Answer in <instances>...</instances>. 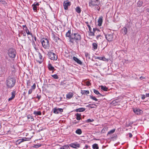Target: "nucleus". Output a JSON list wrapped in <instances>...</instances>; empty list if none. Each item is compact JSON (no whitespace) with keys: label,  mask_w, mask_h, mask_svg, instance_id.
<instances>
[{"label":"nucleus","mask_w":149,"mask_h":149,"mask_svg":"<svg viewBox=\"0 0 149 149\" xmlns=\"http://www.w3.org/2000/svg\"><path fill=\"white\" fill-rule=\"evenodd\" d=\"M129 136L130 138H132V134L130 133H129Z\"/></svg>","instance_id":"obj_61"},{"label":"nucleus","mask_w":149,"mask_h":149,"mask_svg":"<svg viewBox=\"0 0 149 149\" xmlns=\"http://www.w3.org/2000/svg\"><path fill=\"white\" fill-rule=\"evenodd\" d=\"M73 95V93L72 92H70L68 94H67L66 96V97L67 98L70 99L72 97Z\"/></svg>","instance_id":"obj_20"},{"label":"nucleus","mask_w":149,"mask_h":149,"mask_svg":"<svg viewBox=\"0 0 149 149\" xmlns=\"http://www.w3.org/2000/svg\"><path fill=\"white\" fill-rule=\"evenodd\" d=\"M143 4V2L141 1H139L137 3V5L138 6V7H141Z\"/></svg>","instance_id":"obj_37"},{"label":"nucleus","mask_w":149,"mask_h":149,"mask_svg":"<svg viewBox=\"0 0 149 149\" xmlns=\"http://www.w3.org/2000/svg\"><path fill=\"white\" fill-rule=\"evenodd\" d=\"M0 3L5 5L6 4V2L4 0H0Z\"/></svg>","instance_id":"obj_45"},{"label":"nucleus","mask_w":149,"mask_h":149,"mask_svg":"<svg viewBox=\"0 0 149 149\" xmlns=\"http://www.w3.org/2000/svg\"><path fill=\"white\" fill-rule=\"evenodd\" d=\"M86 107H89L91 108H95L97 107V105L95 104H89L88 105H87Z\"/></svg>","instance_id":"obj_21"},{"label":"nucleus","mask_w":149,"mask_h":149,"mask_svg":"<svg viewBox=\"0 0 149 149\" xmlns=\"http://www.w3.org/2000/svg\"><path fill=\"white\" fill-rule=\"evenodd\" d=\"M86 85L87 86H89L91 85V84L89 81H87L86 83Z\"/></svg>","instance_id":"obj_52"},{"label":"nucleus","mask_w":149,"mask_h":149,"mask_svg":"<svg viewBox=\"0 0 149 149\" xmlns=\"http://www.w3.org/2000/svg\"><path fill=\"white\" fill-rule=\"evenodd\" d=\"M48 68L49 70L52 71V72H53L55 70L54 68L53 67L51 64L49 63L48 65Z\"/></svg>","instance_id":"obj_17"},{"label":"nucleus","mask_w":149,"mask_h":149,"mask_svg":"<svg viewBox=\"0 0 149 149\" xmlns=\"http://www.w3.org/2000/svg\"><path fill=\"white\" fill-rule=\"evenodd\" d=\"M16 53L15 50L13 48H10L8 50V54L9 57L12 58L15 57Z\"/></svg>","instance_id":"obj_4"},{"label":"nucleus","mask_w":149,"mask_h":149,"mask_svg":"<svg viewBox=\"0 0 149 149\" xmlns=\"http://www.w3.org/2000/svg\"><path fill=\"white\" fill-rule=\"evenodd\" d=\"M66 36L69 38V41L70 42V40L71 38L72 37V36H71V30H69L66 34Z\"/></svg>","instance_id":"obj_18"},{"label":"nucleus","mask_w":149,"mask_h":149,"mask_svg":"<svg viewBox=\"0 0 149 149\" xmlns=\"http://www.w3.org/2000/svg\"><path fill=\"white\" fill-rule=\"evenodd\" d=\"M28 138H24L20 139L16 141L15 144L16 145H18L21 143L27 140Z\"/></svg>","instance_id":"obj_9"},{"label":"nucleus","mask_w":149,"mask_h":149,"mask_svg":"<svg viewBox=\"0 0 149 149\" xmlns=\"http://www.w3.org/2000/svg\"><path fill=\"white\" fill-rule=\"evenodd\" d=\"M69 146L68 145H65L60 148V149H69Z\"/></svg>","instance_id":"obj_36"},{"label":"nucleus","mask_w":149,"mask_h":149,"mask_svg":"<svg viewBox=\"0 0 149 149\" xmlns=\"http://www.w3.org/2000/svg\"><path fill=\"white\" fill-rule=\"evenodd\" d=\"M96 31H98L99 29L96 28H94L93 29V31H92L90 33V34L89 35L91 36H95V32Z\"/></svg>","instance_id":"obj_19"},{"label":"nucleus","mask_w":149,"mask_h":149,"mask_svg":"<svg viewBox=\"0 0 149 149\" xmlns=\"http://www.w3.org/2000/svg\"><path fill=\"white\" fill-rule=\"evenodd\" d=\"M53 38L54 39V40L56 42H57L59 40L60 41H61V39L58 37L57 36H55L54 34L53 35Z\"/></svg>","instance_id":"obj_23"},{"label":"nucleus","mask_w":149,"mask_h":149,"mask_svg":"<svg viewBox=\"0 0 149 149\" xmlns=\"http://www.w3.org/2000/svg\"><path fill=\"white\" fill-rule=\"evenodd\" d=\"M75 115L77 117L76 118V119L78 120H80L81 119V114L80 113H77Z\"/></svg>","instance_id":"obj_30"},{"label":"nucleus","mask_w":149,"mask_h":149,"mask_svg":"<svg viewBox=\"0 0 149 149\" xmlns=\"http://www.w3.org/2000/svg\"><path fill=\"white\" fill-rule=\"evenodd\" d=\"M34 39L35 41V42H39L38 40H37L36 38V37H34Z\"/></svg>","instance_id":"obj_63"},{"label":"nucleus","mask_w":149,"mask_h":149,"mask_svg":"<svg viewBox=\"0 0 149 149\" xmlns=\"http://www.w3.org/2000/svg\"><path fill=\"white\" fill-rule=\"evenodd\" d=\"M81 39V35L79 33H72V37L71 38L70 40V43L74 45L75 42L78 45L79 42Z\"/></svg>","instance_id":"obj_1"},{"label":"nucleus","mask_w":149,"mask_h":149,"mask_svg":"<svg viewBox=\"0 0 149 149\" xmlns=\"http://www.w3.org/2000/svg\"><path fill=\"white\" fill-rule=\"evenodd\" d=\"M133 110L134 112L137 115L141 114L143 112L141 110L138 108L134 109Z\"/></svg>","instance_id":"obj_11"},{"label":"nucleus","mask_w":149,"mask_h":149,"mask_svg":"<svg viewBox=\"0 0 149 149\" xmlns=\"http://www.w3.org/2000/svg\"><path fill=\"white\" fill-rule=\"evenodd\" d=\"M100 4V3H99L97 4V6H95V8L97 9L98 10V11H100V6H99Z\"/></svg>","instance_id":"obj_41"},{"label":"nucleus","mask_w":149,"mask_h":149,"mask_svg":"<svg viewBox=\"0 0 149 149\" xmlns=\"http://www.w3.org/2000/svg\"><path fill=\"white\" fill-rule=\"evenodd\" d=\"M98 3H97L95 1H91L89 3V5L90 6H97Z\"/></svg>","instance_id":"obj_14"},{"label":"nucleus","mask_w":149,"mask_h":149,"mask_svg":"<svg viewBox=\"0 0 149 149\" xmlns=\"http://www.w3.org/2000/svg\"><path fill=\"white\" fill-rule=\"evenodd\" d=\"M102 18H103L101 16V17H99V19H98V25L99 26H100L102 25V22H103Z\"/></svg>","instance_id":"obj_15"},{"label":"nucleus","mask_w":149,"mask_h":149,"mask_svg":"<svg viewBox=\"0 0 149 149\" xmlns=\"http://www.w3.org/2000/svg\"><path fill=\"white\" fill-rule=\"evenodd\" d=\"M38 54L39 58L41 60V61H38L39 63L40 64L42 62V56L41 55V54L39 52H38Z\"/></svg>","instance_id":"obj_27"},{"label":"nucleus","mask_w":149,"mask_h":149,"mask_svg":"<svg viewBox=\"0 0 149 149\" xmlns=\"http://www.w3.org/2000/svg\"><path fill=\"white\" fill-rule=\"evenodd\" d=\"M117 100H115L113 101L112 103L113 104H114V105H116L117 104V103L116 102Z\"/></svg>","instance_id":"obj_49"},{"label":"nucleus","mask_w":149,"mask_h":149,"mask_svg":"<svg viewBox=\"0 0 149 149\" xmlns=\"http://www.w3.org/2000/svg\"><path fill=\"white\" fill-rule=\"evenodd\" d=\"M71 5V2L68 0L64 1L63 3V6L64 9L65 10L68 9V7L70 6Z\"/></svg>","instance_id":"obj_6"},{"label":"nucleus","mask_w":149,"mask_h":149,"mask_svg":"<svg viewBox=\"0 0 149 149\" xmlns=\"http://www.w3.org/2000/svg\"><path fill=\"white\" fill-rule=\"evenodd\" d=\"M40 44V42H35L34 41H33L32 42V45H33L34 49L36 51L38 50V47L39 46V44Z\"/></svg>","instance_id":"obj_13"},{"label":"nucleus","mask_w":149,"mask_h":149,"mask_svg":"<svg viewBox=\"0 0 149 149\" xmlns=\"http://www.w3.org/2000/svg\"><path fill=\"white\" fill-rule=\"evenodd\" d=\"M85 110V109L83 108H81L76 109L75 110V111L77 112H82L84 111Z\"/></svg>","instance_id":"obj_24"},{"label":"nucleus","mask_w":149,"mask_h":149,"mask_svg":"<svg viewBox=\"0 0 149 149\" xmlns=\"http://www.w3.org/2000/svg\"><path fill=\"white\" fill-rule=\"evenodd\" d=\"M90 146L88 145H86L85 147L84 148V149H87L89 148Z\"/></svg>","instance_id":"obj_59"},{"label":"nucleus","mask_w":149,"mask_h":149,"mask_svg":"<svg viewBox=\"0 0 149 149\" xmlns=\"http://www.w3.org/2000/svg\"><path fill=\"white\" fill-rule=\"evenodd\" d=\"M53 112L55 114H58L59 112H62L63 111V109L61 108H54L53 109Z\"/></svg>","instance_id":"obj_10"},{"label":"nucleus","mask_w":149,"mask_h":149,"mask_svg":"<svg viewBox=\"0 0 149 149\" xmlns=\"http://www.w3.org/2000/svg\"><path fill=\"white\" fill-rule=\"evenodd\" d=\"M65 81H62L61 83V85H63L65 84V83H64Z\"/></svg>","instance_id":"obj_60"},{"label":"nucleus","mask_w":149,"mask_h":149,"mask_svg":"<svg viewBox=\"0 0 149 149\" xmlns=\"http://www.w3.org/2000/svg\"><path fill=\"white\" fill-rule=\"evenodd\" d=\"M41 146V144H36L33 146V147L34 148H38L40 147Z\"/></svg>","instance_id":"obj_44"},{"label":"nucleus","mask_w":149,"mask_h":149,"mask_svg":"<svg viewBox=\"0 0 149 149\" xmlns=\"http://www.w3.org/2000/svg\"><path fill=\"white\" fill-rule=\"evenodd\" d=\"M73 59L76 61L78 64L81 65L82 63L81 61L79 59L75 56H73Z\"/></svg>","instance_id":"obj_16"},{"label":"nucleus","mask_w":149,"mask_h":149,"mask_svg":"<svg viewBox=\"0 0 149 149\" xmlns=\"http://www.w3.org/2000/svg\"><path fill=\"white\" fill-rule=\"evenodd\" d=\"M32 91H33L32 89H31V88L28 91V94H31L32 93Z\"/></svg>","instance_id":"obj_54"},{"label":"nucleus","mask_w":149,"mask_h":149,"mask_svg":"<svg viewBox=\"0 0 149 149\" xmlns=\"http://www.w3.org/2000/svg\"><path fill=\"white\" fill-rule=\"evenodd\" d=\"M96 59H98L100 60H102L103 61H105L106 59V58H105L104 56L103 57H96Z\"/></svg>","instance_id":"obj_32"},{"label":"nucleus","mask_w":149,"mask_h":149,"mask_svg":"<svg viewBox=\"0 0 149 149\" xmlns=\"http://www.w3.org/2000/svg\"><path fill=\"white\" fill-rule=\"evenodd\" d=\"M69 146L73 148L77 149L80 147V145L77 143H74L70 144Z\"/></svg>","instance_id":"obj_8"},{"label":"nucleus","mask_w":149,"mask_h":149,"mask_svg":"<svg viewBox=\"0 0 149 149\" xmlns=\"http://www.w3.org/2000/svg\"><path fill=\"white\" fill-rule=\"evenodd\" d=\"M14 98H13V97H12L11 96L10 97V98H9L8 101H10L11 100H13Z\"/></svg>","instance_id":"obj_62"},{"label":"nucleus","mask_w":149,"mask_h":149,"mask_svg":"<svg viewBox=\"0 0 149 149\" xmlns=\"http://www.w3.org/2000/svg\"><path fill=\"white\" fill-rule=\"evenodd\" d=\"M92 48L93 50L97 49V44L96 43H93L92 44Z\"/></svg>","instance_id":"obj_25"},{"label":"nucleus","mask_w":149,"mask_h":149,"mask_svg":"<svg viewBox=\"0 0 149 149\" xmlns=\"http://www.w3.org/2000/svg\"><path fill=\"white\" fill-rule=\"evenodd\" d=\"M145 95L146 97H149V93H146Z\"/></svg>","instance_id":"obj_64"},{"label":"nucleus","mask_w":149,"mask_h":149,"mask_svg":"<svg viewBox=\"0 0 149 149\" xmlns=\"http://www.w3.org/2000/svg\"><path fill=\"white\" fill-rule=\"evenodd\" d=\"M85 55L86 58H88V59H90V54L88 53L85 52Z\"/></svg>","instance_id":"obj_42"},{"label":"nucleus","mask_w":149,"mask_h":149,"mask_svg":"<svg viewBox=\"0 0 149 149\" xmlns=\"http://www.w3.org/2000/svg\"><path fill=\"white\" fill-rule=\"evenodd\" d=\"M141 95V99L143 100H144L146 97V95H145L142 94V95Z\"/></svg>","instance_id":"obj_51"},{"label":"nucleus","mask_w":149,"mask_h":149,"mask_svg":"<svg viewBox=\"0 0 149 149\" xmlns=\"http://www.w3.org/2000/svg\"><path fill=\"white\" fill-rule=\"evenodd\" d=\"M92 148L93 149H99V146L97 144L95 143L93 145Z\"/></svg>","instance_id":"obj_29"},{"label":"nucleus","mask_w":149,"mask_h":149,"mask_svg":"<svg viewBox=\"0 0 149 149\" xmlns=\"http://www.w3.org/2000/svg\"><path fill=\"white\" fill-rule=\"evenodd\" d=\"M115 130H116L115 129H113L110 131H109L108 132L107 134H111L115 132Z\"/></svg>","instance_id":"obj_39"},{"label":"nucleus","mask_w":149,"mask_h":149,"mask_svg":"<svg viewBox=\"0 0 149 149\" xmlns=\"http://www.w3.org/2000/svg\"><path fill=\"white\" fill-rule=\"evenodd\" d=\"M15 79L10 77H8L6 81V84L8 88H12L15 86Z\"/></svg>","instance_id":"obj_2"},{"label":"nucleus","mask_w":149,"mask_h":149,"mask_svg":"<svg viewBox=\"0 0 149 149\" xmlns=\"http://www.w3.org/2000/svg\"><path fill=\"white\" fill-rule=\"evenodd\" d=\"M111 138V139L113 140L116 139L117 138V136L116 134L114 135Z\"/></svg>","instance_id":"obj_47"},{"label":"nucleus","mask_w":149,"mask_h":149,"mask_svg":"<svg viewBox=\"0 0 149 149\" xmlns=\"http://www.w3.org/2000/svg\"><path fill=\"white\" fill-rule=\"evenodd\" d=\"M16 92L15 91H13L11 93L12 97L13 98L15 97V95Z\"/></svg>","instance_id":"obj_43"},{"label":"nucleus","mask_w":149,"mask_h":149,"mask_svg":"<svg viewBox=\"0 0 149 149\" xmlns=\"http://www.w3.org/2000/svg\"><path fill=\"white\" fill-rule=\"evenodd\" d=\"M100 87L101 89L104 91H107L108 90V88L105 86H101Z\"/></svg>","instance_id":"obj_31"},{"label":"nucleus","mask_w":149,"mask_h":149,"mask_svg":"<svg viewBox=\"0 0 149 149\" xmlns=\"http://www.w3.org/2000/svg\"><path fill=\"white\" fill-rule=\"evenodd\" d=\"M43 47L45 49H48L50 47V44L49 40L47 38H43L41 40Z\"/></svg>","instance_id":"obj_3"},{"label":"nucleus","mask_w":149,"mask_h":149,"mask_svg":"<svg viewBox=\"0 0 149 149\" xmlns=\"http://www.w3.org/2000/svg\"><path fill=\"white\" fill-rule=\"evenodd\" d=\"M81 93L82 95H87L89 93V92L88 90H81Z\"/></svg>","instance_id":"obj_26"},{"label":"nucleus","mask_w":149,"mask_h":149,"mask_svg":"<svg viewBox=\"0 0 149 149\" xmlns=\"http://www.w3.org/2000/svg\"><path fill=\"white\" fill-rule=\"evenodd\" d=\"M127 31V29L126 28L124 27L121 30V33L124 35H125L126 34Z\"/></svg>","instance_id":"obj_22"},{"label":"nucleus","mask_w":149,"mask_h":149,"mask_svg":"<svg viewBox=\"0 0 149 149\" xmlns=\"http://www.w3.org/2000/svg\"><path fill=\"white\" fill-rule=\"evenodd\" d=\"M27 117L28 119H33V117L32 116H31L30 115H28L27 116Z\"/></svg>","instance_id":"obj_56"},{"label":"nucleus","mask_w":149,"mask_h":149,"mask_svg":"<svg viewBox=\"0 0 149 149\" xmlns=\"http://www.w3.org/2000/svg\"><path fill=\"white\" fill-rule=\"evenodd\" d=\"M87 26L88 27V28L89 31L90 32L91 31V29H92L91 28V27L90 25H87Z\"/></svg>","instance_id":"obj_58"},{"label":"nucleus","mask_w":149,"mask_h":149,"mask_svg":"<svg viewBox=\"0 0 149 149\" xmlns=\"http://www.w3.org/2000/svg\"><path fill=\"white\" fill-rule=\"evenodd\" d=\"M36 88V85L34 83L33 85L31 87V89H32L33 90H34Z\"/></svg>","instance_id":"obj_50"},{"label":"nucleus","mask_w":149,"mask_h":149,"mask_svg":"<svg viewBox=\"0 0 149 149\" xmlns=\"http://www.w3.org/2000/svg\"><path fill=\"white\" fill-rule=\"evenodd\" d=\"M33 114L36 116L41 115V112L40 111H34Z\"/></svg>","instance_id":"obj_28"},{"label":"nucleus","mask_w":149,"mask_h":149,"mask_svg":"<svg viewBox=\"0 0 149 149\" xmlns=\"http://www.w3.org/2000/svg\"><path fill=\"white\" fill-rule=\"evenodd\" d=\"M94 121V120L93 119H88L87 120V122L88 123L89 122H93Z\"/></svg>","instance_id":"obj_53"},{"label":"nucleus","mask_w":149,"mask_h":149,"mask_svg":"<svg viewBox=\"0 0 149 149\" xmlns=\"http://www.w3.org/2000/svg\"><path fill=\"white\" fill-rule=\"evenodd\" d=\"M93 92H94V93H95V94H97V95H99V96H102V95L101 94H100L99 93V92L97 90H95V89H93Z\"/></svg>","instance_id":"obj_34"},{"label":"nucleus","mask_w":149,"mask_h":149,"mask_svg":"<svg viewBox=\"0 0 149 149\" xmlns=\"http://www.w3.org/2000/svg\"><path fill=\"white\" fill-rule=\"evenodd\" d=\"M102 43L105 44V46L106 47L108 45V43L106 41H103L102 42Z\"/></svg>","instance_id":"obj_57"},{"label":"nucleus","mask_w":149,"mask_h":149,"mask_svg":"<svg viewBox=\"0 0 149 149\" xmlns=\"http://www.w3.org/2000/svg\"><path fill=\"white\" fill-rule=\"evenodd\" d=\"M47 55L49 58L51 60H56L57 58V57L56 55L52 52H48Z\"/></svg>","instance_id":"obj_5"},{"label":"nucleus","mask_w":149,"mask_h":149,"mask_svg":"<svg viewBox=\"0 0 149 149\" xmlns=\"http://www.w3.org/2000/svg\"><path fill=\"white\" fill-rule=\"evenodd\" d=\"M25 31L28 35H29L31 36H32V33L30 32L28 29H27V30H26Z\"/></svg>","instance_id":"obj_48"},{"label":"nucleus","mask_w":149,"mask_h":149,"mask_svg":"<svg viewBox=\"0 0 149 149\" xmlns=\"http://www.w3.org/2000/svg\"><path fill=\"white\" fill-rule=\"evenodd\" d=\"M82 132L81 130L79 129H77L75 132L76 133L79 135L81 134Z\"/></svg>","instance_id":"obj_35"},{"label":"nucleus","mask_w":149,"mask_h":149,"mask_svg":"<svg viewBox=\"0 0 149 149\" xmlns=\"http://www.w3.org/2000/svg\"><path fill=\"white\" fill-rule=\"evenodd\" d=\"M90 98L92 99L93 100H94L96 101H98V99H97L95 97L93 96L92 95H90Z\"/></svg>","instance_id":"obj_38"},{"label":"nucleus","mask_w":149,"mask_h":149,"mask_svg":"<svg viewBox=\"0 0 149 149\" xmlns=\"http://www.w3.org/2000/svg\"><path fill=\"white\" fill-rule=\"evenodd\" d=\"M51 76L54 79H58L59 78L58 76L56 74L52 75Z\"/></svg>","instance_id":"obj_40"},{"label":"nucleus","mask_w":149,"mask_h":149,"mask_svg":"<svg viewBox=\"0 0 149 149\" xmlns=\"http://www.w3.org/2000/svg\"><path fill=\"white\" fill-rule=\"evenodd\" d=\"M31 81L29 80L27 81V88H29L31 86Z\"/></svg>","instance_id":"obj_46"},{"label":"nucleus","mask_w":149,"mask_h":149,"mask_svg":"<svg viewBox=\"0 0 149 149\" xmlns=\"http://www.w3.org/2000/svg\"><path fill=\"white\" fill-rule=\"evenodd\" d=\"M105 38L107 41L109 42L111 41L113 38V36L112 34L105 35Z\"/></svg>","instance_id":"obj_7"},{"label":"nucleus","mask_w":149,"mask_h":149,"mask_svg":"<svg viewBox=\"0 0 149 149\" xmlns=\"http://www.w3.org/2000/svg\"><path fill=\"white\" fill-rule=\"evenodd\" d=\"M41 95H37V96H36V98H38V100H39L40 98H41Z\"/></svg>","instance_id":"obj_55"},{"label":"nucleus","mask_w":149,"mask_h":149,"mask_svg":"<svg viewBox=\"0 0 149 149\" xmlns=\"http://www.w3.org/2000/svg\"><path fill=\"white\" fill-rule=\"evenodd\" d=\"M39 4L38 2H35L32 5L33 9L35 11H37V8H38Z\"/></svg>","instance_id":"obj_12"},{"label":"nucleus","mask_w":149,"mask_h":149,"mask_svg":"<svg viewBox=\"0 0 149 149\" xmlns=\"http://www.w3.org/2000/svg\"><path fill=\"white\" fill-rule=\"evenodd\" d=\"M75 10L78 13H80L81 12V9L78 6L75 8Z\"/></svg>","instance_id":"obj_33"}]
</instances>
